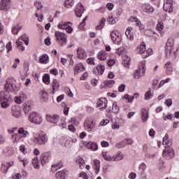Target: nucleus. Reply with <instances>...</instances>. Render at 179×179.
Here are the masks:
<instances>
[{
  "label": "nucleus",
  "instance_id": "nucleus-42",
  "mask_svg": "<svg viewBox=\"0 0 179 179\" xmlns=\"http://www.w3.org/2000/svg\"><path fill=\"white\" fill-rule=\"evenodd\" d=\"M22 138V136L18 134H13L12 136V141L14 143H17Z\"/></svg>",
  "mask_w": 179,
  "mask_h": 179
},
{
  "label": "nucleus",
  "instance_id": "nucleus-35",
  "mask_svg": "<svg viewBox=\"0 0 179 179\" xmlns=\"http://www.w3.org/2000/svg\"><path fill=\"white\" fill-rule=\"evenodd\" d=\"M12 115L15 118H20V117L22 115V113H20V110H17L15 108L12 109Z\"/></svg>",
  "mask_w": 179,
  "mask_h": 179
},
{
  "label": "nucleus",
  "instance_id": "nucleus-60",
  "mask_svg": "<svg viewBox=\"0 0 179 179\" xmlns=\"http://www.w3.org/2000/svg\"><path fill=\"white\" fill-rule=\"evenodd\" d=\"M122 52H124V48H122V47L118 48L116 50V54H117L118 55H121V54H122Z\"/></svg>",
  "mask_w": 179,
  "mask_h": 179
},
{
  "label": "nucleus",
  "instance_id": "nucleus-13",
  "mask_svg": "<svg viewBox=\"0 0 179 179\" xmlns=\"http://www.w3.org/2000/svg\"><path fill=\"white\" fill-rule=\"evenodd\" d=\"M46 120L50 124H58L59 121V115H55L51 116L50 115H46Z\"/></svg>",
  "mask_w": 179,
  "mask_h": 179
},
{
  "label": "nucleus",
  "instance_id": "nucleus-50",
  "mask_svg": "<svg viewBox=\"0 0 179 179\" xmlns=\"http://www.w3.org/2000/svg\"><path fill=\"white\" fill-rule=\"evenodd\" d=\"M32 165L34 166V169H40V166H38V161L37 158H35L32 160Z\"/></svg>",
  "mask_w": 179,
  "mask_h": 179
},
{
  "label": "nucleus",
  "instance_id": "nucleus-26",
  "mask_svg": "<svg viewBox=\"0 0 179 179\" xmlns=\"http://www.w3.org/2000/svg\"><path fill=\"white\" fill-rule=\"evenodd\" d=\"M128 40H134V34L132 33V28L131 27H127L125 31Z\"/></svg>",
  "mask_w": 179,
  "mask_h": 179
},
{
  "label": "nucleus",
  "instance_id": "nucleus-52",
  "mask_svg": "<svg viewBox=\"0 0 179 179\" xmlns=\"http://www.w3.org/2000/svg\"><path fill=\"white\" fill-rule=\"evenodd\" d=\"M124 99H125L126 100H128L129 103H131V101H132V100H134V99H135V96H129V94H126L124 96Z\"/></svg>",
  "mask_w": 179,
  "mask_h": 179
},
{
  "label": "nucleus",
  "instance_id": "nucleus-29",
  "mask_svg": "<svg viewBox=\"0 0 179 179\" xmlns=\"http://www.w3.org/2000/svg\"><path fill=\"white\" fill-rule=\"evenodd\" d=\"M48 55L47 54H44L39 57V64H48Z\"/></svg>",
  "mask_w": 179,
  "mask_h": 179
},
{
  "label": "nucleus",
  "instance_id": "nucleus-62",
  "mask_svg": "<svg viewBox=\"0 0 179 179\" xmlns=\"http://www.w3.org/2000/svg\"><path fill=\"white\" fill-rule=\"evenodd\" d=\"M169 68H173V64H171V62H168L164 65L165 69H169Z\"/></svg>",
  "mask_w": 179,
  "mask_h": 179
},
{
  "label": "nucleus",
  "instance_id": "nucleus-33",
  "mask_svg": "<svg viewBox=\"0 0 179 179\" xmlns=\"http://www.w3.org/2000/svg\"><path fill=\"white\" fill-rule=\"evenodd\" d=\"M74 3H75V1H73V0H65L64 6L65 8H67L68 9H69L73 6Z\"/></svg>",
  "mask_w": 179,
  "mask_h": 179
},
{
  "label": "nucleus",
  "instance_id": "nucleus-55",
  "mask_svg": "<svg viewBox=\"0 0 179 179\" xmlns=\"http://www.w3.org/2000/svg\"><path fill=\"white\" fill-rule=\"evenodd\" d=\"M34 6H35V8H36V9L40 10L43 8V4L40 1H36L34 3Z\"/></svg>",
  "mask_w": 179,
  "mask_h": 179
},
{
  "label": "nucleus",
  "instance_id": "nucleus-23",
  "mask_svg": "<svg viewBox=\"0 0 179 179\" xmlns=\"http://www.w3.org/2000/svg\"><path fill=\"white\" fill-rule=\"evenodd\" d=\"M52 94H55L56 92H58L59 89V83L57 80H53L52 83Z\"/></svg>",
  "mask_w": 179,
  "mask_h": 179
},
{
  "label": "nucleus",
  "instance_id": "nucleus-3",
  "mask_svg": "<svg viewBox=\"0 0 179 179\" xmlns=\"http://www.w3.org/2000/svg\"><path fill=\"white\" fill-rule=\"evenodd\" d=\"M29 121L32 124H36V125H40L43 122V118L38 113L32 112L29 116Z\"/></svg>",
  "mask_w": 179,
  "mask_h": 179
},
{
  "label": "nucleus",
  "instance_id": "nucleus-48",
  "mask_svg": "<svg viewBox=\"0 0 179 179\" xmlns=\"http://www.w3.org/2000/svg\"><path fill=\"white\" fill-rule=\"evenodd\" d=\"M108 22L110 24H115L117 23V18H114L113 16L109 17Z\"/></svg>",
  "mask_w": 179,
  "mask_h": 179
},
{
  "label": "nucleus",
  "instance_id": "nucleus-39",
  "mask_svg": "<svg viewBox=\"0 0 179 179\" xmlns=\"http://www.w3.org/2000/svg\"><path fill=\"white\" fill-rule=\"evenodd\" d=\"M112 162H120V160H122L124 159V156L122 154H121V152H120L118 155L112 157Z\"/></svg>",
  "mask_w": 179,
  "mask_h": 179
},
{
  "label": "nucleus",
  "instance_id": "nucleus-16",
  "mask_svg": "<svg viewBox=\"0 0 179 179\" xmlns=\"http://www.w3.org/2000/svg\"><path fill=\"white\" fill-rule=\"evenodd\" d=\"M84 145L87 148V149H90V150H92V152H96V150H98L99 149L97 143L92 141L85 143Z\"/></svg>",
  "mask_w": 179,
  "mask_h": 179
},
{
  "label": "nucleus",
  "instance_id": "nucleus-10",
  "mask_svg": "<svg viewBox=\"0 0 179 179\" xmlns=\"http://www.w3.org/2000/svg\"><path fill=\"white\" fill-rule=\"evenodd\" d=\"M22 41H24L25 45H29V37L27 34H23L16 41L15 43L17 44V47H22V44H23Z\"/></svg>",
  "mask_w": 179,
  "mask_h": 179
},
{
  "label": "nucleus",
  "instance_id": "nucleus-28",
  "mask_svg": "<svg viewBox=\"0 0 179 179\" xmlns=\"http://www.w3.org/2000/svg\"><path fill=\"white\" fill-rule=\"evenodd\" d=\"M69 24H71L70 22H60L59 24H58L57 27L61 30H66V29L69 27Z\"/></svg>",
  "mask_w": 179,
  "mask_h": 179
},
{
  "label": "nucleus",
  "instance_id": "nucleus-30",
  "mask_svg": "<svg viewBox=\"0 0 179 179\" xmlns=\"http://www.w3.org/2000/svg\"><path fill=\"white\" fill-rule=\"evenodd\" d=\"M65 177H66V171L65 170L58 171L56 173V178L57 179H65Z\"/></svg>",
  "mask_w": 179,
  "mask_h": 179
},
{
  "label": "nucleus",
  "instance_id": "nucleus-14",
  "mask_svg": "<svg viewBox=\"0 0 179 179\" xmlns=\"http://www.w3.org/2000/svg\"><path fill=\"white\" fill-rule=\"evenodd\" d=\"M163 8L165 12H169V13H171V12H173V1L166 0V2L164 3Z\"/></svg>",
  "mask_w": 179,
  "mask_h": 179
},
{
  "label": "nucleus",
  "instance_id": "nucleus-17",
  "mask_svg": "<svg viewBox=\"0 0 179 179\" xmlns=\"http://www.w3.org/2000/svg\"><path fill=\"white\" fill-rule=\"evenodd\" d=\"M33 108V101H28L23 104V111L25 114H29V111H31Z\"/></svg>",
  "mask_w": 179,
  "mask_h": 179
},
{
  "label": "nucleus",
  "instance_id": "nucleus-37",
  "mask_svg": "<svg viewBox=\"0 0 179 179\" xmlns=\"http://www.w3.org/2000/svg\"><path fill=\"white\" fill-rule=\"evenodd\" d=\"M98 58L101 61H104L105 59H107V55L106 54V52H104V51L99 52L98 53Z\"/></svg>",
  "mask_w": 179,
  "mask_h": 179
},
{
  "label": "nucleus",
  "instance_id": "nucleus-24",
  "mask_svg": "<svg viewBox=\"0 0 179 179\" xmlns=\"http://www.w3.org/2000/svg\"><path fill=\"white\" fill-rule=\"evenodd\" d=\"M10 99V95L9 92H0V103L5 101V100H9Z\"/></svg>",
  "mask_w": 179,
  "mask_h": 179
},
{
  "label": "nucleus",
  "instance_id": "nucleus-49",
  "mask_svg": "<svg viewBox=\"0 0 179 179\" xmlns=\"http://www.w3.org/2000/svg\"><path fill=\"white\" fill-rule=\"evenodd\" d=\"M22 29V27H14L12 29V33L13 34H17V33H19V31H20Z\"/></svg>",
  "mask_w": 179,
  "mask_h": 179
},
{
  "label": "nucleus",
  "instance_id": "nucleus-38",
  "mask_svg": "<svg viewBox=\"0 0 179 179\" xmlns=\"http://www.w3.org/2000/svg\"><path fill=\"white\" fill-rule=\"evenodd\" d=\"M96 71H97L99 75H103V73H104V71H106V67H104V66L100 64L96 66Z\"/></svg>",
  "mask_w": 179,
  "mask_h": 179
},
{
  "label": "nucleus",
  "instance_id": "nucleus-21",
  "mask_svg": "<svg viewBox=\"0 0 179 179\" xmlns=\"http://www.w3.org/2000/svg\"><path fill=\"white\" fill-rule=\"evenodd\" d=\"M129 20V22H134L136 26H137L140 30H143V26H142V23L140 22L139 19L135 17H131Z\"/></svg>",
  "mask_w": 179,
  "mask_h": 179
},
{
  "label": "nucleus",
  "instance_id": "nucleus-44",
  "mask_svg": "<svg viewBox=\"0 0 179 179\" xmlns=\"http://www.w3.org/2000/svg\"><path fill=\"white\" fill-rule=\"evenodd\" d=\"M43 82L45 85H50V74H45L43 77Z\"/></svg>",
  "mask_w": 179,
  "mask_h": 179
},
{
  "label": "nucleus",
  "instance_id": "nucleus-9",
  "mask_svg": "<svg viewBox=\"0 0 179 179\" xmlns=\"http://www.w3.org/2000/svg\"><path fill=\"white\" fill-rule=\"evenodd\" d=\"M76 16L77 17H82V15L85 13V6L82 3H78L76 6V8L75 9Z\"/></svg>",
  "mask_w": 179,
  "mask_h": 179
},
{
  "label": "nucleus",
  "instance_id": "nucleus-32",
  "mask_svg": "<svg viewBox=\"0 0 179 179\" xmlns=\"http://www.w3.org/2000/svg\"><path fill=\"white\" fill-rule=\"evenodd\" d=\"M76 162L79 164L80 169H85V160L83 159V158L78 157L76 159Z\"/></svg>",
  "mask_w": 179,
  "mask_h": 179
},
{
  "label": "nucleus",
  "instance_id": "nucleus-19",
  "mask_svg": "<svg viewBox=\"0 0 179 179\" xmlns=\"http://www.w3.org/2000/svg\"><path fill=\"white\" fill-rule=\"evenodd\" d=\"M138 50L143 58H148V52H146V44H145L144 42H142L141 45H140Z\"/></svg>",
  "mask_w": 179,
  "mask_h": 179
},
{
  "label": "nucleus",
  "instance_id": "nucleus-5",
  "mask_svg": "<svg viewBox=\"0 0 179 179\" xmlns=\"http://www.w3.org/2000/svg\"><path fill=\"white\" fill-rule=\"evenodd\" d=\"M110 37L113 43H114L117 45H120V44H121V41H122V37H121L120 31H118L117 30H113L110 33Z\"/></svg>",
  "mask_w": 179,
  "mask_h": 179
},
{
  "label": "nucleus",
  "instance_id": "nucleus-15",
  "mask_svg": "<svg viewBox=\"0 0 179 179\" xmlns=\"http://www.w3.org/2000/svg\"><path fill=\"white\" fill-rule=\"evenodd\" d=\"M122 59L123 66L127 69H129V66L131 65V57H128L127 55H122Z\"/></svg>",
  "mask_w": 179,
  "mask_h": 179
},
{
  "label": "nucleus",
  "instance_id": "nucleus-8",
  "mask_svg": "<svg viewBox=\"0 0 179 179\" xmlns=\"http://www.w3.org/2000/svg\"><path fill=\"white\" fill-rule=\"evenodd\" d=\"M35 141H36L38 145L41 146L47 143V142L48 141V138H47L46 134H38L35 138Z\"/></svg>",
  "mask_w": 179,
  "mask_h": 179
},
{
  "label": "nucleus",
  "instance_id": "nucleus-11",
  "mask_svg": "<svg viewBox=\"0 0 179 179\" xmlns=\"http://www.w3.org/2000/svg\"><path fill=\"white\" fill-rule=\"evenodd\" d=\"M96 124L92 120H86L85 122H84V127L87 131L90 132L91 131H93L94 129V126Z\"/></svg>",
  "mask_w": 179,
  "mask_h": 179
},
{
  "label": "nucleus",
  "instance_id": "nucleus-41",
  "mask_svg": "<svg viewBox=\"0 0 179 179\" xmlns=\"http://www.w3.org/2000/svg\"><path fill=\"white\" fill-rule=\"evenodd\" d=\"M8 166H9V164H8V162H6V163L1 164V170L2 173L8 172V170L9 169Z\"/></svg>",
  "mask_w": 179,
  "mask_h": 179
},
{
  "label": "nucleus",
  "instance_id": "nucleus-7",
  "mask_svg": "<svg viewBox=\"0 0 179 179\" xmlns=\"http://www.w3.org/2000/svg\"><path fill=\"white\" fill-rule=\"evenodd\" d=\"M141 68H139L138 69L136 70L134 73V79H141L142 78V75L145 74V71H146V67L145 64L142 63Z\"/></svg>",
  "mask_w": 179,
  "mask_h": 179
},
{
  "label": "nucleus",
  "instance_id": "nucleus-53",
  "mask_svg": "<svg viewBox=\"0 0 179 179\" xmlns=\"http://www.w3.org/2000/svg\"><path fill=\"white\" fill-rule=\"evenodd\" d=\"M164 29V25L163 24V22H158L157 24V29L159 30V31H162Z\"/></svg>",
  "mask_w": 179,
  "mask_h": 179
},
{
  "label": "nucleus",
  "instance_id": "nucleus-36",
  "mask_svg": "<svg viewBox=\"0 0 179 179\" xmlns=\"http://www.w3.org/2000/svg\"><path fill=\"white\" fill-rule=\"evenodd\" d=\"M152 97H153V93H152V90H150V88H149V90L147 91L145 94L144 99H145V100H150V99H152Z\"/></svg>",
  "mask_w": 179,
  "mask_h": 179
},
{
  "label": "nucleus",
  "instance_id": "nucleus-59",
  "mask_svg": "<svg viewBox=\"0 0 179 179\" xmlns=\"http://www.w3.org/2000/svg\"><path fill=\"white\" fill-rule=\"evenodd\" d=\"M165 103L167 107H171V106L173 104V100L171 99H168L165 101Z\"/></svg>",
  "mask_w": 179,
  "mask_h": 179
},
{
  "label": "nucleus",
  "instance_id": "nucleus-40",
  "mask_svg": "<svg viewBox=\"0 0 179 179\" xmlns=\"http://www.w3.org/2000/svg\"><path fill=\"white\" fill-rule=\"evenodd\" d=\"M18 134H20V135H23L24 138H26V136L29 135V131H25L24 128L21 127L18 129Z\"/></svg>",
  "mask_w": 179,
  "mask_h": 179
},
{
  "label": "nucleus",
  "instance_id": "nucleus-51",
  "mask_svg": "<svg viewBox=\"0 0 179 179\" xmlns=\"http://www.w3.org/2000/svg\"><path fill=\"white\" fill-rule=\"evenodd\" d=\"M42 99L43 101H47L48 100V92L45 91L42 92Z\"/></svg>",
  "mask_w": 179,
  "mask_h": 179
},
{
  "label": "nucleus",
  "instance_id": "nucleus-34",
  "mask_svg": "<svg viewBox=\"0 0 179 179\" xmlns=\"http://www.w3.org/2000/svg\"><path fill=\"white\" fill-rule=\"evenodd\" d=\"M102 157H103L104 160H106V162H113V157L108 155L107 152L106 151H102Z\"/></svg>",
  "mask_w": 179,
  "mask_h": 179
},
{
  "label": "nucleus",
  "instance_id": "nucleus-64",
  "mask_svg": "<svg viewBox=\"0 0 179 179\" xmlns=\"http://www.w3.org/2000/svg\"><path fill=\"white\" fill-rule=\"evenodd\" d=\"M118 90L120 92H124L125 91V85H124V84L120 85L118 87Z\"/></svg>",
  "mask_w": 179,
  "mask_h": 179
},
{
  "label": "nucleus",
  "instance_id": "nucleus-57",
  "mask_svg": "<svg viewBox=\"0 0 179 179\" xmlns=\"http://www.w3.org/2000/svg\"><path fill=\"white\" fill-rule=\"evenodd\" d=\"M87 64L90 65H95L96 64L94 63V58L93 57H90L87 59Z\"/></svg>",
  "mask_w": 179,
  "mask_h": 179
},
{
  "label": "nucleus",
  "instance_id": "nucleus-31",
  "mask_svg": "<svg viewBox=\"0 0 179 179\" xmlns=\"http://www.w3.org/2000/svg\"><path fill=\"white\" fill-rule=\"evenodd\" d=\"M94 163V169L95 170L96 174H99V171H100V162L99 160L94 159L93 161Z\"/></svg>",
  "mask_w": 179,
  "mask_h": 179
},
{
  "label": "nucleus",
  "instance_id": "nucleus-12",
  "mask_svg": "<svg viewBox=\"0 0 179 179\" xmlns=\"http://www.w3.org/2000/svg\"><path fill=\"white\" fill-rule=\"evenodd\" d=\"M141 9L143 12H145V13H148L149 15L155 12V8H153V7L150 4L147 3H143L141 5Z\"/></svg>",
  "mask_w": 179,
  "mask_h": 179
},
{
  "label": "nucleus",
  "instance_id": "nucleus-18",
  "mask_svg": "<svg viewBox=\"0 0 179 179\" xmlns=\"http://www.w3.org/2000/svg\"><path fill=\"white\" fill-rule=\"evenodd\" d=\"M107 99L106 98H101L99 99V100L97 101L96 103V107H102L101 108V110H106V108H107Z\"/></svg>",
  "mask_w": 179,
  "mask_h": 179
},
{
  "label": "nucleus",
  "instance_id": "nucleus-1",
  "mask_svg": "<svg viewBox=\"0 0 179 179\" xmlns=\"http://www.w3.org/2000/svg\"><path fill=\"white\" fill-rule=\"evenodd\" d=\"M165 150H164L163 156L166 159H173L174 157V150L171 148L173 146V141L169 139V134H166L163 138L162 142Z\"/></svg>",
  "mask_w": 179,
  "mask_h": 179
},
{
  "label": "nucleus",
  "instance_id": "nucleus-27",
  "mask_svg": "<svg viewBox=\"0 0 179 179\" xmlns=\"http://www.w3.org/2000/svg\"><path fill=\"white\" fill-rule=\"evenodd\" d=\"M141 113V120L142 121H143V122H146V121H148V119L149 118V112L146 109H142Z\"/></svg>",
  "mask_w": 179,
  "mask_h": 179
},
{
  "label": "nucleus",
  "instance_id": "nucleus-45",
  "mask_svg": "<svg viewBox=\"0 0 179 179\" xmlns=\"http://www.w3.org/2000/svg\"><path fill=\"white\" fill-rule=\"evenodd\" d=\"M115 81H114V80L105 81V86L106 87H113V85H115Z\"/></svg>",
  "mask_w": 179,
  "mask_h": 179
},
{
  "label": "nucleus",
  "instance_id": "nucleus-58",
  "mask_svg": "<svg viewBox=\"0 0 179 179\" xmlns=\"http://www.w3.org/2000/svg\"><path fill=\"white\" fill-rule=\"evenodd\" d=\"M123 142H124L125 146H127V145H132L133 143L132 139L131 138L123 140Z\"/></svg>",
  "mask_w": 179,
  "mask_h": 179
},
{
  "label": "nucleus",
  "instance_id": "nucleus-61",
  "mask_svg": "<svg viewBox=\"0 0 179 179\" xmlns=\"http://www.w3.org/2000/svg\"><path fill=\"white\" fill-rule=\"evenodd\" d=\"M50 73L52 75H55V76H57L58 75V70L57 69H52L50 70Z\"/></svg>",
  "mask_w": 179,
  "mask_h": 179
},
{
  "label": "nucleus",
  "instance_id": "nucleus-20",
  "mask_svg": "<svg viewBox=\"0 0 179 179\" xmlns=\"http://www.w3.org/2000/svg\"><path fill=\"white\" fill-rule=\"evenodd\" d=\"M10 3V0H1L0 2L1 10H8V6Z\"/></svg>",
  "mask_w": 179,
  "mask_h": 179
},
{
  "label": "nucleus",
  "instance_id": "nucleus-25",
  "mask_svg": "<svg viewBox=\"0 0 179 179\" xmlns=\"http://www.w3.org/2000/svg\"><path fill=\"white\" fill-rule=\"evenodd\" d=\"M77 57L80 59H85L86 58V53H85V50L82 48H78L77 50Z\"/></svg>",
  "mask_w": 179,
  "mask_h": 179
},
{
  "label": "nucleus",
  "instance_id": "nucleus-4",
  "mask_svg": "<svg viewBox=\"0 0 179 179\" xmlns=\"http://www.w3.org/2000/svg\"><path fill=\"white\" fill-rule=\"evenodd\" d=\"M55 36L57 41L59 42L60 45H64V44L66 45V38H68V36H66V34H64L59 31H56L55 32Z\"/></svg>",
  "mask_w": 179,
  "mask_h": 179
},
{
  "label": "nucleus",
  "instance_id": "nucleus-46",
  "mask_svg": "<svg viewBox=\"0 0 179 179\" xmlns=\"http://www.w3.org/2000/svg\"><path fill=\"white\" fill-rule=\"evenodd\" d=\"M104 24H106V18L103 17L101 20L100 24L96 27V30L103 29V27H104Z\"/></svg>",
  "mask_w": 179,
  "mask_h": 179
},
{
  "label": "nucleus",
  "instance_id": "nucleus-22",
  "mask_svg": "<svg viewBox=\"0 0 179 179\" xmlns=\"http://www.w3.org/2000/svg\"><path fill=\"white\" fill-rule=\"evenodd\" d=\"M83 71H85V66H83V64H82V63L76 64L74 70V75H78Z\"/></svg>",
  "mask_w": 179,
  "mask_h": 179
},
{
  "label": "nucleus",
  "instance_id": "nucleus-43",
  "mask_svg": "<svg viewBox=\"0 0 179 179\" xmlns=\"http://www.w3.org/2000/svg\"><path fill=\"white\" fill-rule=\"evenodd\" d=\"M112 113L114 114H118V113H120V108L117 106L116 102L113 104Z\"/></svg>",
  "mask_w": 179,
  "mask_h": 179
},
{
  "label": "nucleus",
  "instance_id": "nucleus-6",
  "mask_svg": "<svg viewBox=\"0 0 179 179\" xmlns=\"http://www.w3.org/2000/svg\"><path fill=\"white\" fill-rule=\"evenodd\" d=\"M16 83V80L13 78L10 77L6 80V83L5 85V90L6 92H13V85Z\"/></svg>",
  "mask_w": 179,
  "mask_h": 179
},
{
  "label": "nucleus",
  "instance_id": "nucleus-63",
  "mask_svg": "<svg viewBox=\"0 0 179 179\" xmlns=\"http://www.w3.org/2000/svg\"><path fill=\"white\" fill-rule=\"evenodd\" d=\"M140 170H142L143 173H145V170H146V164L142 163L139 166Z\"/></svg>",
  "mask_w": 179,
  "mask_h": 179
},
{
  "label": "nucleus",
  "instance_id": "nucleus-56",
  "mask_svg": "<svg viewBox=\"0 0 179 179\" xmlns=\"http://www.w3.org/2000/svg\"><path fill=\"white\" fill-rule=\"evenodd\" d=\"M86 19H87V17H85L83 20V21H82V22H80V25H79V27H80V29H81V30H83V27L84 26H86Z\"/></svg>",
  "mask_w": 179,
  "mask_h": 179
},
{
  "label": "nucleus",
  "instance_id": "nucleus-2",
  "mask_svg": "<svg viewBox=\"0 0 179 179\" xmlns=\"http://www.w3.org/2000/svg\"><path fill=\"white\" fill-rule=\"evenodd\" d=\"M165 52L166 58H176V51L174 50V39L169 38L165 45Z\"/></svg>",
  "mask_w": 179,
  "mask_h": 179
},
{
  "label": "nucleus",
  "instance_id": "nucleus-47",
  "mask_svg": "<svg viewBox=\"0 0 179 179\" xmlns=\"http://www.w3.org/2000/svg\"><path fill=\"white\" fill-rule=\"evenodd\" d=\"M8 101H9V100H5L0 102L2 108H8V107H9V103H8Z\"/></svg>",
  "mask_w": 179,
  "mask_h": 179
},
{
  "label": "nucleus",
  "instance_id": "nucleus-54",
  "mask_svg": "<svg viewBox=\"0 0 179 179\" xmlns=\"http://www.w3.org/2000/svg\"><path fill=\"white\" fill-rule=\"evenodd\" d=\"M115 146L117 148V149L125 148V143L124 142V141H122L120 143H117Z\"/></svg>",
  "mask_w": 179,
  "mask_h": 179
}]
</instances>
